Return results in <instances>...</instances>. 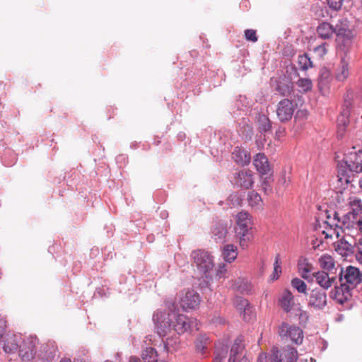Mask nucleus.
I'll return each mask as SVG.
<instances>
[{
  "instance_id": "nucleus-1",
  "label": "nucleus",
  "mask_w": 362,
  "mask_h": 362,
  "mask_svg": "<svg viewBox=\"0 0 362 362\" xmlns=\"http://www.w3.org/2000/svg\"><path fill=\"white\" fill-rule=\"evenodd\" d=\"M339 267V286H335L332 292V298L344 309L349 310L352 306V292L362 283V272L356 267L349 265L343 268Z\"/></svg>"
},
{
  "instance_id": "nucleus-2",
  "label": "nucleus",
  "mask_w": 362,
  "mask_h": 362,
  "mask_svg": "<svg viewBox=\"0 0 362 362\" xmlns=\"http://www.w3.org/2000/svg\"><path fill=\"white\" fill-rule=\"evenodd\" d=\"M343 163L338 165L339 181L348 184L351 182L349 173H362V151L349 153L344 159Z\"/></svg>"
},
{
  "instance_id": "nucleus-3",
  "label": "nucleus",
  "mask_w": 362,
  "mask_h": 362,
  "mask_svg": "<svg viewBox=\"0 0 362 362\" xmlns=\"http://www.w3.org/2000/svg\"><path fill=\"white\" fill-rule=\"evenodd\" d=\"M173 310H157L153 315V321L155 329L160 337H165L173 331V318L175 317V307L173 305Z\"/></svg>"
},
{
  "instance_id": "nucleus-4",
  "label": "nucleus",
  "mask_w": 362,
  "mask_h": 362,
  "mask_svg": "<svg viewBox=\"0 0 362 362\" xmlns=\"http://www.w3.org/2000/svg\"><path fill=\"white\" fill-rule=\"evenodd\" d=\"M191 257L199 273L206 279L210 278V272L214 266L211 255L204 250H197L192 251Z\"/></svg>"
},
{
  "instance_id": "nucleus-5",
  "label": "nucleus",
  "mask_w": 362,
  "mask_h": 362,
  "mask_svg": "<svg viewBox=\"0 0 362 362\" xmlns=\"http://www.w3.org/2000/svg\"><path fill=\"white\" fill-rule=\"evenodd\" d=\"M347 206L349 211L343 216L342 225L349 228L354 227L358 216L362 214V201L356 197H350Z\"/></svg>"
},
{
  "instance_id": "nucleus-6",
  "label": "nucleus",
  "mask_w": 362,
  "mask_h": 362,
  "mask_svg": "<svg viewBox=\"0 0 362 362\" xmlns=\"http://www.w3.org/2000/svg\"><path fill=\"white\" fill-rule=\"evenodd\" d=\"M316 31L318 36L323 40L330 39L334 34L346 39H351L353 37V33L350 30L343 28H334L327 22L320 23L317 27Z\"/></svg>"
},
{
  "instance_id": "nucleus-7",
  "label": "nucleus",
  "mask_w": 362,
  "mask_h": 362,
  "mask_svg": "<svg viewBox=\"0 0 362 362\" xmlns=\"http://www.w3.org/2000/svg\"><path fill=\"white\" fill-rule=\"evenodd\" d=\"M279 334L282 339H289L296 344L303 342V331L299 327L283 322L279 327Z\"/></svg>"
},
{
  "instance_id": "nucleus-8",
  "label": "nucleus",
  "mask_w": 362,
  "mask_h": 362,
  "mask_svg": "<svg viewBox=\"0 0 362 362\" xmlns=\"http://www.w3.org/2000/svg\"><path fill=\"white\" fill-rule=\"evenodd\" d=\"M38 344L39 341L36 337L30 336L24 339L19 350V356L22 360L29 361L34 358Z\"/></svg>"
},
{
  "instance_id": "nucleus-9",
  "label": "nucleus",
  "mask_w": 362,
  "mask_h": 362,
  "mask_svg": "<svg viewBox=\"0 0 362 362\" xmlns=\"http://www.w3.org/2000/svg\"><path fill=\"white\" fill-rule=\"evenodd\" d=\"M298 358V351L294 347L286 346L281 351L277 349L272 350L270 362H296Z\"/></svg>"
},
{
  "instance_id": "nucleus-10",
  "label": "nucleus",
  "mask_w": 362,
  "mask_h": 362,
  "mask_svg": "<svg viewBox=\"0 0 362 362\" xmlns=\"http://www.w3.org/2000/svg\"><path fill=\"white\" fill-rule=\"evenodd\" d=\"M295 110L293 102L288 98L280 100L276 106V115L278 119L284 122L292 118Z\"/></svg>"
},
{
  "instance_id": "nucleus-11",
  "label": "nucleus",
  "mask_w": 362,
  "mask_h": 362,
  "mask_svg": "<svg viewBox=\"0 0 362 362\" xmlns=\"http://www.w3.org/2000/svg\"><path fill=\"white\" fill-rule=\"evenodd\" d=\"M308 302L309 306L322 310L327 305V294L323 289L313 288L308 295Z\"/></svg>"
},
{
  "instance_id": "nucleus-12",
  "label": "nucleus",
  "mask_w": 362,
  "mask_h": 362,
  "mask_svg": "<svg viewBox=\"0 0 362 362\" xmlns=\"http://www.w3.org/2000/svg\"><path fill=\"white\" fill-rule=\"evenodd\" d=\"M235 184L244 189L252 188L254 184L253 173L250 170H241L234 174Z\"/></svg>"
},
{
  "instance_id": "nucleus-13",
  "label": "nucleus",
  "mask_w": 362,
  "mask_h": 362,
  "mask_svg": "<svg viewBox=\"0 0 362 362\" xmlns=\"http://www.w3.org/2000/svg\"><path fill=\"white\" fill-rule=\"evenodd\" d=\"M250 229L251 220L247 221L237 222L235 233L240 239V245L243 248L247 246V243L252 238V235L250 233Z\"/></svg>"
},
{
  "instance_id": "nucleus-14",
  "label": "nucleus",
  "mask_w": 362,
  "mask_h": 362,
  "mask_svg": "<svg viewBox=\"0 0 362 362\" xmlns=\"http://www.w3.org/2000/svg\"><path fill=\"white\" fill-rule=\"evenodd\" d=\"M193 322L186 315L177 314L175 311V317L173 318V331L178 334H184L190 329Z\"/></svg>"
},
{
  "instance_id": "nucleus-15",
  "label": "nucleus",
  "mask_w": 362,
  "mask_h": 362,
  "mask_svg": "<svg viewBox=\"0 0 362 362\" xmlns=\"http://www.w3.org/2000/svg\"><path fill=\"white\" fill-rule=\"evenodd\" d=\"M200 303L199 295L193 290L187 291L180 299V305L183 310L195 309Z\"/></svg>"
},
{
  "instance_id": "nucleus-16",
  "label": "nucleus",
  "mask_w": 362,
  "mask_h": 362,
  "mask_svg": "<svg viewBox=\"0 0 362 362\" xmlns=\"http://www.w3.org/2000/svg\"><path fill=\"white\" fill-rule=\"evenodd\" d=\"M228 233V225L224 221H219L215 223L211 228V238L216 243L226 242Z\"/></svg>"
},
{
  "instance_id": "nucleus-17",
  "label": "nucleus",
  "mask_w": 362,
  "mask_h": 362,
  "mask_svg": "<svg viewBox=\"0 0 362 362\" xmlns=\"http://www.w3.org/2000/svg\"><path fill=\"white\" fill-rule=\"evenodd\" d=\"M275 90L281 96H290L293 92V85L291 80L286 76L279 78L276 81Z\"/></svg>"
},
{
  "instance_id": "nucleus-18",
  "label": "nucleus",
  "mask_w": 362,
  "mask_h": 362,
  "mask_svg": "<svg viewBox=\"0 0 362 362\" xmlns=\"http://www.w3.org/2000/svg\"><path fill=\"white\" fill-rule=\"evenodd\" d=\"M253 163L257 171L262 175L268 174L271 170L268 158L264 153H257L254 158Z\"/></svg>"
},
{
  "instance_id": "nucleus-19",
  "label": "nucleus",
  "mask_w": 362,
  "mask_h": 362,
  "mask_svg": "<svg viewBox=\"0 0 362 362\" xmlns=\"http://www.w3.org/2000/svg\"><path fill=\"white\" fill-rule=\"evenodd\" d=\"M350 110L348 107L343 109L337 117V137H343L346 128L349 123Z\"/></svg>"
},
{
  "instance_id": "nucleus-20",
  "label": "nucleus",
  "mask_w": 362,
  "mask_h": 362,
  "mask_svg": "<svg viewBox=\"0 0 362 362\" xmlns=\"http://www.w3.org/2000/svg\"><path fill=\"white\" fill-rule=\"evenodd\" d=\"M244 349L243 337L242 336H239L235 339L230 349L228 362H236L238 358L242 356Z\"/></svg>"
},
{
  "instance_id": "nucleus-21",
  "label": "nucleus",
  "mask_w": 362,
  "mask_h": 362,
  "mask_svg": "<svg viewBox=\"0 0 362 362\" xmlns=\"http://www.w3.org/2000/svg\"><path fill=\"white\" fill-rule=\"evenodd\" d=\"M316 282L324 289L330 288L335 281L334 277H329V274L324 271H319L313 273Z\"/></svg>"
},
{
  "instance_id": "nucleus-22",
  "label": "nucleus",
  "mask_w": 362,
  "mask_h": 362,
  "mask_svg": "<svg viewBox=\"0 0 362 362\" xmlns=\"http://www.w3.org/2000/svg\"><path fill=\"white\" fill-rule=\"evenodd\" d=\"M335 250L343 257H347L354 255V245H352L347 240L341 239L334 244Z\"/></svg>"
},
{
  "instance_id": "nucleus-23",
  "label": "nucleus",
  "mask_w": 362,
  "mask_h": 362,
  "mask_svg": "<svg viewBox=\"0 0 362 362\" xmlns=\"http://www.w3.org/2000/svg\"><path fill=\"white\" fill-rule=\"evenodd\" d=\"M234 160L241 165H246L250 162V156L245 150L235 148L232 153Z\"/></svg>"
},
{
  "instance_id": "nucleus-24",
  "label": "nucleus",
  "mask_w": 362,
  "mask_h": 362,
  "mask_svg": "<svg viewBox=\"0 0 362 362\" xmlns=\"http://www.w3.org/2000/svg\"><path fill=\"white\" fill-rule=\"evenodd\" d=\"M349 76V62L345 57H342L336 71V78L339 81H344Z\"/></svg>"
},
{
  "instance_id": "nucleus-25",
  "label": "nucleus",
  "mask_w": 362,
  "mask_h": 362,
  "mask_svg": "<svg viewBox=\"0 0 362 362\" xmlns=\"http://www.w3.org/2000/svg\"><path fill=\"white\" fill-rule=\"evenodd\" d=\"M339 222L340 218L339 217L338 213L336 211L333 212L332 221H325L323 222L325 230H322V233L325 235L326 239L331 238L332 237V233L330 232L332 230V228L334 226H338V223Z\"/></svg>"
},
{
  "instance_id": "nucleus-26",
  "label": "nucleus",
  "mask_w": 362,
  "mask_h": 362,
  "mask_svg": "<svg viewBox=\"0 0 362 362\" xmlns=\"http://www.w3.org/2000/svg\"><path fill=\"white\" fill-rule=\"evenodd\" d=\"M4 351L7 354H13L18 349L20 350V345H18V337L15 335L8 337L4 342Z\"/></svg>"
},
{
  "instance_id": "nucleus-27",
  "label": "nucleus",
  "mask_w": 362,
  "mask_h": 362,
  "mask_svg": "<svg viewBox=\"0 0 362 362\" xmlns=\"http://www.w3.org/2000/svg\"><path fill=\"white\" fill-rule=\"evenodd\" d=\"M258 131L261 134L270 132L272 130V122L265 115H259L257 117Z\"/></svg>"
},
{
  "instance_id": "nucleus-28",
  "label": "nucleus",
  "mask_w": 362,
  "mask_h": 362,
  "mask_svg": "<svg viewBox=\"0 0 362 362\" xmlns=\"http://www.w3.org/2000/svg\"><path fill=\"white\" fill-rule=\"evenodd\" d=\"M279 301L284 310L286 313H289L291 310L292 305H293V296L290 291L286 290Z\"/></svg>"
},
{
  "instance_id": "nucleus-29",
  "label": "nucleus",
  "mask_w": 362,
  "mask_h": 362,
  "mask_svg": "<svg viewBox=\"0 0 362 362\" xmlns=\"http://www.w3.org/2000/svg\"><path fill=\"white\" fill-rule=\"evenodd\" d=\"M311 12L317 19L327 18L331 17L327 8L320 4H315L311 6Z\"/></svg>"
},
{
  "instance_id": "nucleus-30",
  "label": "nucleus",
  "mask_w": 362,
  "mask_h": 362,
  "mask_svg": "<svg viewBox=\"0 0 362 362\" xmlns=\"http://www.w3.org/2000/svg\"><path fill=\"white\" fill-rule=\"evenodd\" d=\"M222 255L225 261L232 262L238 255L237 247L232 244L226 245L222 251Z\"/></svg>"
},
{
  "instance_id": "nucleus-31",
  "label": "nucleus",
  "mask_w": 362,
  "mask_h": 362,
  "mask_svg": "<svg viewBox=\"0 0 362 362\" xmlns=\"http://www.w3.org/2000/svg\"><path fill=\"white\" fill-rule=\"evenodd\" d=\"M319 264L322 269L332 272L335 267V262L332 256L324 255L319 259Z\"/></svg>"
},
{
  "instance_id": "nucleus-32",
  "label": "nucleus",
  "mask_w": 362,
  "mask_h": 362,
  "mask_svg": "<svg viewBox=\"0 0 362 362\" xmlns=\"http://www.w3.org/2000/svg\"><path fill=\"white\" fill-rule=\"evenodd\" d=\"M291 284L293 286V288H295L298 293H303L305 296L308 295V292H307V291H308L307 285L300 279H299L298 277L293 278L291 280Z\"/></svg>"
},
{
  "instance_id": "nucleus-33",
  "label": "nucleus",
  "mask_w": 362,
  "mask_h": 362,
  "mask_svg": "<svg viewBox=\"0 0 362 362\" xmlns=\"http://www.w3.org/2000/svg\"><path fill=\"white\" fill-rule=\"evenodd\" d=\"M209 338L206 334L200 335L195 342L196 350L198 352L204 354L205 353V350L206 349V346L209 343Z\"/></svg>"
},
{
  "instance_id": "nucleus-34",
  "label": "nucleus",
  "mask_w": 362,
  "mask_h": 362,
  "mask_svg": "<svg viewBox=\"0 0 362 362\" xmlns=\"http://www.w3.org/2000/svg\"><path fill=\"white\" fill-rule=\"evenodd\" d=\"M298 64L303 71H306L309 68L313 67V62L306 53L298 55Z\"/></svg>"
},
{
  "instance_id": "nucleus-35",
  "label": "nucleus",
  "mask_w": 362,
  "mask_h": 362,
  "mask_svg": "<svg viewBox=\"0 0 362 362\" xmlns=\"http://www.w3.org/2000/svg\"><path fill=\"white\" fill-rule=\"evenodd\" d=\"M248 203L251 206L259 207L262 202L261 196L255 191H251L247 195Z\"/></svg>"
},
{
  "instance_id": "nucleus-36",
  "label": "nucleus",
  "mask_w": 362,
  "mask_h": 362,
  "mask_svg": "<svg viewBox=\"0 0 362 362\" xmlns=\"http://www.w3.org/2000/svg\"><path fill=\"white\" fill-rule=\"evenodd\" d=\"M157 352L153 348H146L142 354V358L144 362H153L156 360Z\"/></svg>"
},
{
  "instance_id": "nucleus-37",
  "label": "nucleus",
  "mask_w": 362,
  "mask_h": 362,
  "mask_svg": "<svg viewBox=\"0 0 362 362\" xmlns=\"http://www.w3.org/2000/svg\"><path fill=\"white\" fill-rule=\"evenodd\" d=\"M331 74L327 69H322L320 70L319 76V85L320 87L326 86L330 81Z\"/></svg>"
},
{
  "instance_id": "nucleus-38",
  "label": "nucleus",
  "mask_w": 362,
  "mask_h": 362,
  "mask_svg": "<svg viewBox=\"0 0 362 362\" xmlns=\"http://www.w3.org/2000/svg\"><path fill=\"white\" fill-rule=\"evenodd\" d=\"M354 255L356 261L362 264V238L357 240L354 244Z\"/></svg>"
},
{
  "instance_id": "nucleus-39",
  "label": "nucleus",
  "mask_w": 362,
  "mask_h": 362,
  "mask_svg": "<svg viewBox=\"0 0 362 362\" xmlns=\"http://www.w3.org/2000/svg\"><path fill=\"white\" fill-rule=\"evenodd\" d=\"M234 305L240 314H242V311L249 306L250 303L247 299L238 296L234 300Z\"/></svg>"
},
{
  "instance_id": "nucleus-40",
  "label": "nucleus",
  "mask_w": 362,
  "mask_h": 362,
  "mask_svg": "<svg viewBox=\"0 0 362 362\" xmlns=\"http://www.w3.org/2000/svg\"><path fill=\"white\" fill-rule=\"evenodd\" d=\"M227 201L230 207H235L240 205L242 199L238 193L234 192L228 196Z\"/></svg>"
},
{
  "instance_id": "nucleus-41",
  "label": "nucleus",
  "mask_w": 362,
  "mask_h": 362,
  "mask_svg": "<svg viewBox=\"0 0 362 362\" xmlns=\"http://www.w3.org/2000/svg\"><path fill=\"white\" fill-rule=\"evenodd\" d=\"M297 85L302 88L304 92L309 91L312 89L313 83L309 78H300L297 81Z\"/></svg>"
},
{
  "instance_id": "nucleus-42",
  "label": "nucleus",
  "mask_w": 362,
  "mask_h": 362,
  "mask_svg": "<svg viewBox=\"0 0 362 362\" xmlns=\"http://www.w3.org/2000/svg\"><path fill=\"white\" fill-rule=\"evenodd\" d=\"M273 180L272 177H266L263 179L262 182V187L264 192L267 194H269L272 192V182Z\"/></svg>"
},
{
  "instance_id": "nucleus-43",
  "label": "nucleus",
  "mask_w": 362,
  "mask_h": 362,
  "mask_svg": "<svg viewBox=\"0 0 362 362\" xmlns=\"http://www.w3.org/2000/svg\"><path fill=\"white\" fill-rule=\"evenodd\" d=\"M344 0H327L329 8L332 11H338L341 8Z\"/></svg>"
},
{
  "instance_id": "nucleus-44",
  "label": "nucleus",
  "mask_w": 362,
  "mask_h": 362,
  "mask_svg": "<svg viewBox=\"0 0 362 362\" xmlns=\"http://www.w3.org/2000/svg\"><path fill=\"white\" fill-rule=\"evenodd\" d=\"M298 267L300 272L310 273L313 270V265L307 259H305L302 262H299Z\"/></svg>"
},
{
  "instance_id": "nucleus-45",
  "label": "nucleus",
  "mask_w": 362,
  "mask_h": 362,
  "mask_svg": "<svg viewBox=\"0 0 362 362\" xmlns=\"http://www.w3.org/2000/svg\"><path fill=\"white\" fill-rule=\"evenodd\" d=\"M245 321H250L254 316L253 308L251 305L247 306L245 310L242 311V314H240Z\"/></svg>"
},
{
  "instance_id": "nucleus-46",
  "label": "nucleus",
  "mask_w": 362,
  "mask_h": 362,
  "mask_svg": "<svg viewBox=\"0 0 362 362\" xmlns=\"http://www.w3.org/2000/svg\"><path fill=\"white\" fill-rule=\"evenodd\" d=\"M314 53L320 58L324 57L327 50L326 49V43L321 44L313 49Z\"/></svg>"
},
{
  "instance_id": "nucleus-47",
  "label": "nucleus",
  "mask_w": 362,
  "mask_h": 362,
  "mask_svg": "<svg viewBox=\"0 0 362 362\" xmlns=\"http://www.w3.org/2000/svg\"><path fill=\"white\" fill-rule=\"evenodd\" d=\"M245 37L247 40L255 42L257 41L256 30L252 29H247L245 30Z\"/></svg>"
},
{
  "instance_id": "nucleus-48",
  "label": "nucleus",
  "mask_w": 362,
  "mask_h": 362,
  "mask_svg": "<svg viewBox=\"0 0 362 362\" xmlns=\"http://www.w3.org/2000/svg\"><path fill=\"white\" fill-rule=\"evenodd\" d=\"M216 354L215 357H220L221 361H222L223 358L226 356L228 353V346L226 345L223 344L220 349L216 346Z\"/></svg>"
},
{
  "instance_id": "nucleus-49",
  "label": "nucleus",
  "mask_w": 362,
  "mask_h": 362,
  "mask_svg": "<svg viewBox=\"0 0 362 362\" xmlns=\"http://www.w3.org/2000/svg\"><path fill=\"white\" fill-rule=\"evenodd\" d=\"M250 221V214L245 211H241L237 215V222Z\"/></svg>"
},
{
  "instance_id": "nucleus-50",
  "label": "nucleus",
  "mask_w": 362,
  "mask_h": 362,
  "mask_svg": "<svg viewBox=\"0 0 362 362\" xmlns=\"http://www.w3.org/2000/svg\"><path fill=\"white\" fill-rule=\"evenodd\" d=\"M291 182V178L289 176H286V173H284L281 178L279 180V183L284 185V186H288L289 182Z\"/></svg>"
},
{
  "instance_id": "nucleus-51",
  "label": "nucleus",
  "mask_w": 362,
  "mask_h": 362,
  "mask_svg": "<svg viewBox=\"0 0 362 362\" xmlns=\"http://www.w3.org/2000/svg\"><path fill=\"white\" fill-rule=\"evenodd\" d=\"M251 291V286L247 283L240 286V291L243 293H249Z\"/></svg>"
},
{
  "instance_id": "nucleus-52",
  "label": "nucleus",
  "mask_w": 362,
  "mask_h": 362,
  "mask_svg": "<svg viewBox=\"0 0 362 362\" xmlns=\"http://www.w3.org/2000/svg\"><path fill=\"white\" fill-rule=\"evenodd\" d=\"M6 327V321L4 318H0V338L3 337L5 333Z\"/></svg>"
},
{
  "instance_id": "nucleus-53",
  "label": "nucleus",
  "mask_w": 362,
  "mask_h": 362,
  "mask_svg": "<svg viewBox=\"0 0 362 362\" xmlns=\"http://www.w3.org/2000/svg\"><path fill=\"white\" fill-rule=\"evenodd\" d=\"M270 356L271 355L267 356L266 354L262 353L259 354L257 362H269V361H270Z\"/></svg>"
},
{
  "instance_id": "nucleus-54",
  "label": "nucleus",
  "mask_w": 362,
  "mask_h": 362,
  "mask_svg": "<svg viewBox=\"0 0 362 362\" xmlns=\"http://www.w3.org/2000/svg\"><path fill=\"white\" fill-rule=\"evenodd\" d=\"M281 273V268H274V272L271 276L272 280H277Z\"/></svg>"
},
{
  "instance_id": "nucleus-55",
  "label": "nucleus",
  "mask_w": 362,
  "mask_h": 362,
  "mask_svg": "<svg viewBox=\"0 0 362 362\" xmlns=\"http://www.w3.org/2000/svg\"><path fill=\"white\" fill-rule=\"evenodd\" d=\"M323 241L322 240H320L318 238H315L313 240L312 245L313 249H319L320 247V245H322Z\"/></svg>"
},
{
  "instance_id": "nucleus-56",
  "label": "nucleus",
  "mask_w": 362,
  "mask_h": 362,
  "mask_svg": "<svg viewBox=\"0 0 362 362\" xmlns=\"http://www.w3.org/2000/svg\"><path fill=\"white\" fill-rule=\"evenodd\" d=\"M301 277L308 281H312L313 280L314 276L313 273L310 274V273L300 272Z\"/></svg>"
},
{
  "instance_id": "nucleus-57",
  "label": "nucleus",
  "mask_w": 362,
  "mask_h": 362,
  "mask_svg": "<svg viewBox=\"0 0 362 362\" xmlns=\"http://www.w3.org/2000/svg\"><path fill=\"white\" fill-rule=\"evenodd\" d=\"M226 269L225 267V265L223 264V266H220L218 270L217 271L216 276H218L219 278H221L222 276H223V274L226 273Z\"/></svg>"
},
{
  "instance_id": "nucleus-58",
  "label": "nucleus",
  "mask_w": 362,
  "mask_h": 362,
  "mask_svg": "<svg viewBox=\"0 0 362 362\" xmlns=\"http://www.w3.org/2000/svg\"><path fill=\"white\" fill-rule=\"evenodd\" d=\"M274 268H281L280 255L279 254L276 256Z\"/></svg>"
},
{
  "instance_id": "nucleus-59",
  "label": "nucleus",
  "mask_w": 362,
  "mask_h": 362,
  "mask_svg": "<svg viewBox=\"0 0 362 362\" xmlns=\"http://www.w3.org/2000/svg\"><path fill=\"white\" fill-rule=\"evenodd\" d=\"M355 226H357L359 230L362 232V216L360 217V218L356 221V223H355Z\"/></svg>"
},
{
  "instance_id": "nucleus-60",
  "label": "nucleus",
  "mask_w": 362,
  "mask_h": 362,
  "mask_svg": "<svg viewBox=\"0 0 362 362\" xmlns=\"http://www.w3.org/2000/svg\"><path fill=\"white\" fill-rule=\"evenodd\" d=\"M129 362H141V361L137 357L132 356L130 357Z\"/></svg>"
},
{
  "instance_id": "nucleus-61",
  "label": "nucleus",
  "mask_w": 362,
  "mask_h": 362,
  "mask_svg": "<svg viewBox=\"0 0 362 362\" xmlns=\"http://www.w3.org/2000/svg\"><path fill=\"white\" fill-rule=\"evenodd\" d=\"M238 362H250V359H248L245 355H243L241 358L238 361Z\"/></svg>"
},
{
  "instance_id": "nucleus-62",
  "label": "nucleus",
  "mask_w": 362,
  "mask_h": 362,
  "mask_svg": "<svg viewBox=\"0 0 362 362\" xmlns=\"http://www.w3.org/2000/svg\"><path fill=\"white\" fill-rule=\"evenodd\" d=\"M284 128L279 127L276 131V135L279 136L281 134H282L284 132Z\"/></svg>"
},
{
  "instance_id": "nucleus-63",
  "label": "nucleus",
  "mask_w": 362,
  "mask_h": 362,
  "mask_svg": "<svg viewBox=\"0 0 362 362\" xmlns=\"http://www.w3.org/2000/svg\"><path fill=\"white\" fill-rule=\"evenodd\" d=\"M327 214V221H332L333 217H332L331 214H329V211H326Z\"/></svg>"
},
{
  "instance_id": "nucleus-64",
  "label": "nucleus",
  "mask_w": 362,
  "mask_h": 362,
  "mask_svg": "<svg viewBox=\"0 0 362 362\" xmlns=\"http://www.w3.org/2000/svg\"><path fill=\"white\" fill-rule=\"evenodd\" d=\"M60 362H71L69 358H63L60 361Z\"/></svg>"
}]
</instances>
